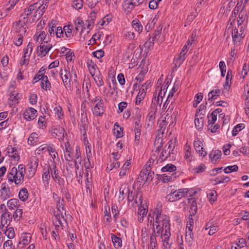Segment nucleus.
<instances>
[{
  "mask_svg": "<svg viewBox=\"0 0 249 249\" xmlns=\"http://www.w3.org/2000/svg\"><path fill=\"white\" fill-rule=\"evenodd\" d=\"M53 111L55 115L59 119H61L63 116V113L62 112V109L60 106H57L54 108Z\"/></svg>",
  "mask_w": 249,
  "mask_h": 249,
  "instance_id": "nucleus-64",
  "label": "nucleus"
},
{
  "mask_svg": "<svg viewBox=\"0 0 249 249\" xmlns=\"http://www.w3.org/2000/svg\"><path fill=\"white\" fill-rule=\"evenodd\" d=\"M115 126H117V128H114V135L117 138H121L123 136V132L122 128L120 127V126L117 124V123H116L114 125Z\"/></svg>",
  "mask_w": 249,
  "mask_h": 249,
  "instance_id": "nucleus-52",
  "label": "nucleus"
},
{
  "mask_svg": "<svg viewBox=\"0 0 249 249\" xmlns=\"http://www.w3.org/2000/svg\"><path fill=\"white\" fill-rule=\"evenodd\" d=\"M112 16L107 14L99 21L98 24L101 26H107L112 20Z\"/></svg>",
  "mask_w": 249,
  "mask_h": 249,
  "instance_id": "nucleus-45",
  "label": "nucleus"
},
{
  "mask_svg": "<svg viewBox=\"0 0 249 249\" xmlns=\"http://www.w3.org/2000/svg\"><path fill=\"white\" fill-rule=\"evenodd\" d=\"M245 35H242V33H239L237 28H234L232 32V37L234 44L238 45L240 41L245 36Z\"/></svg>",
  "mask_w": 249,
  "mask_h": 249,
  "instance_id": "nucleus-25",
  "label": "nucleus"
},
{
  "mask_svg": "<svg viewBox=\"0 0 249 249\" xmlns=\"http://www.w3.org/2000/svg\"><path fill=\"white\" fill-rule=\"evenodd\" d=\"M130 189L128 187H126L125 185H123L121 186L119 192L120 195L119 196V201H122L125 198V195L126 194H128L129 192H130Z\"/></svg>",
  "mask_w": 249,
  "mask_h": 249,
  "instance_id": "nucleus-32",
  "label": "nucleus"
},
{
  "mask_svg": "<svg viewBox=\"0 0 249 249\" xmlns=\"http://www.w3.org/2000/svg\"><path fill=\"white\" fill-rule=\"evenodd\" d=\"M155 213L156 216L154 222L156 224H160V220L162 222L163 218H165L164 216H167L165 215H161V213L159 210H157Z\"/></svg>",
  "mask_w": 249,
  "mask_h": 249,
  "instance_id": "nucleus-61",
  "label": "nucleus"
},
{
  "mask_svg": "<svg viewBox=\"0 0 249 249\" xmlns=\"http://www.w3.org/2000/svg\"><path fill=\"white\" fill-rule=\"evenodd\" d=\"M12 220L10 213L5 208L4 212L1 215L0 228L9 227Z\"/></svg>",
  "mask_w": 249,
  "mask_h": 249,
  "instance_id": "nucleus-17",
  "label": "nucleus"
},
{
  "mask_svg": "<svg viewBox=\"0 0 249 249\" xmlns=\"http://www.w3.org/2000/svg\"><path fill=\"white\" fill-rule=\"evenodd\" d=\"M248 0H238L236 6L235 7L233 13L234 15V17L242 9L243 10H245V6L247 3Z\"/></svg>",
  "mask_w": 249,
  "mask_h": 249,
  "instance_id": "nucleus-27",
  "label": "nucleus"
},
{
  "mask_svg": "<svg viewBox=\"0 0 249 249\" xmlns=\"http://www.w3.org/2000/svg\"><path fill=\"white\" fill-rule=\"evenodd\" d=\"M26 169L24 165L19 164L18 166L11 168L7 173L8 181L9 183H14L17 186L21 185L24 181V174Z\"/></svg>",
  "mask_w": 249,
  "mask_h": 249,
  "instance_id": "nucleus-1",
  "label": "nucleus"
},
{
  "mask_svg": "<svg viewBox=\"0 0 249 249\" xmlns=\"http://www.w3.org/2000/svg\"><path fill=\"white\" fill-rule=\"evenodd\" d=\"M128 202H133V203L138 205L142 203V194L138 190H135L133 192L130 190L127 195Z\"/></svg>",
  "mask_w": 249,
  "mask_h": 249,
  "instance_id": "nucleus-10",
  "label": "nucleus"
},
{
  "mask_svg": "<svg viewBox=\"0 0 249 249\" xmlns=\"http://www.w3.org/2000/svg\"><path fill=\"white\" fill-rule=\"evenodd\" d=\"M33 48V44L29 42L26 47L23 49V55L20 61V66H27L29 62L30 57Z\"/></svg>",
  "mask_w": 249,
  "mask_h": 249,
  "instance_id": "nucleus-11",
  "label": "nucleus"
},
{
  "mask_svg": "<svg viewBox=\"0 0 249 249\" xmlns=\"http://www.w3.org/2000/svg\"><path fill=\"white\" fill-rule=\"evenodd\" d=\"M245 127L244 124H237L233 129L232 131V135L233 136H235L237 135L238 132L242 130Z\"/></svg>",
  "mask_w": 249,
  "mask_h": 249,
  "instance_id": "nucleus-58",
  "label": "nucleus"
},
{
  "mask_svg": "<svg viewBox=\"0 0 249 249\" xmlns=\"http://www.w3.org/2000/svg\"><path fill=\"white\" fill-rule=\"evenodd\" d=\"M13 196V194L10 191V188L5 184L2 183L0 189V199L5 201Z\"/></svg>",
  "mask_w": 249,
  "mask_h": 249,
  "instance_id": "nucleus-16",
  "label": "nucleus"
},
{
  "mask_svg": "<svg viewBox=\"0 0 249 249\" xmlns=\"http://www.w3.org/2000/svg\"><path fill=\"white\" fill-rule=\"evenodd\" d=\"M6 152L7 155L12 158L15 162H18L19 160L20 157L17 148L9 145L6 148Z\"/></svg>",
  "mask_w": 249,
  "mask_h": 249,
  "instance_id": "nucleus-19",
  "label": "nucleus"
},
{
  "mask_svg": "<svg viewBox=\"0 0 249 249\" xmlns=\"http://www.w3.org/2000/svg\"><path fill=\"white\" fill-rule=\"evenodd\" d=\"M41 87L44 90H50L51 89V84L48 80V77H44L42 81H41Z\"/></svg>",
  "mask_w": 249,
  "mask_h": 249,
  "instance_id": "nucleus-40",
  "label": "nucleus"
},
{
  "mask_svg": "<svg viewBox=\"0 0 249 249\" xmlns=\"http://www.w3.org/2000/svg\"><path fill=\"white\" fill-rule=\"evenodd\" d=\"M39 160L36 157L30 158L27 165L28 170L27 177L29 178H32L36 174L38 166Z\"/></svg>",
  "mask_w": 249,
  "mask_h": 249,
  "instance_id": "nucleus-9",
  "label": "nucleus"
},
{
  "mask_svg": "<svg viewBox=\"0 0 249 249\" xmlns=\"http://www.w3.org/2000/svg\"><path fill=\"white\" fill-rule=\"evenodd\" d=\"M216 120V115L212 112L210 115L208 116V123L209 126L211 125V127H213V125L214 124Z\"/></svg>",
  "mask_w": 249,
  "mask_h": 249,
  "instance_id": "nucleus-54",
  "label": "nucleus"
},
{
  "mask_svg": "<svg viewBox=\"0 0 249 249\" xmlns=\"http://www.w3.org/2000/svg\"><path fill=\"white\" fill-rule=\"evenodd\" d=\"M93 113L96 116H101L104 114V103L100 104H96L92 109Z\"/></svg>",
  "mask_w": 249,
  "mask_h": 249,
  "instance_id": "nucleus-30",
  "label": "nucleus"
},
{
  "mask_svg": "<svg viewBox=\"0 0 249 249\" xmlns=\"http://www.w3.org/2000/svg\"><path fill=\"white\" fill-rule=\"evenodd\" d=\"M104 216L105 217V222L109 224L111 221V217L110 214V208L109 206L105 207L104 211Z\"/></svg>",
  "mask_w": 249,
  "mask_h": 249,
  "instance_id": "nucleus-56",
  "label": "nucleus"
},
{
  "mask_svg": "<svg viewBox=\"0 0 249 249\" xmlns=\"http://www.w3.org/2000/svg\"><path fill=\"white\" fill-rule=\"evenodd\" d=\"M23 210L21 206L18 208L15 209L13 213V217L15 220L18 221L22 217Z\"/></svg>",
  "mask_w": 249,
  "mask_h": 249,
  "instance_id": "nucleus-47",
  "label": "nucleus"
},
{
  "mask_svg": "<svg viewBox=\"0 0 249 249\" xmlns=\"http://www.w3.org/2000/svg\"><path fill=\"white\" fill-rule=\"evenodd\" d=\"M22 17H23L22 18H20L18 21L15 22L13 24L14 31L19 35H25L27 28V17H25L23 15Z\"/></svg>",
  "mask_w": 249,
  "mask_h": 249,
  "instance_id": "nucleus-8",
  "label": "nucleus"
},
{
  "mask_svg": "<svg viewBox=\"0 0 249 249\" xmlns=\"http://www.w3.org/2000/svg\"><path fill=\"white\" fill-rule=\"evenodd\" d=\"M95 82L98 87H101L104 85V81L102 79V75L100 72L96 73L95 75L92 76Z\"/></svg>",
  "mask_w": 249,
  "mask_h": 249,
  "instance_id": "nucleus-48",
  "label": "nucleus"
},
{
  "mask_svg": "<svg viewBox=\"0 0 249 249\" xmlns=\"http://www.w3.org/2000/svg\"><path fill=\"white\" fill-rule=\"evenodd\" d=\"M169 82L168 81L166 82V85L164 86L163 89L162 87H160V86H157L156 89V90L154 93L153 96H157V92L158 91V97H160L161 99H162L163 96L165 95L166 91H165V89H166V86L168 85Z\"/></svg>",
  "mask_w": 249,
  "mask_h": 249,
  "instance_id": "nucleus-37",
  "label": "nucleus"
},
{
  "mask_svg": "<svg viewBox=\"0 0 249 249\" xmlns=\"http://www.w3.org/2000/svg\"><path fill=\"white\" fill-rule=\"evenodd\" d=\"M189 189L187 188H182L172 192L166 196V199L171 202L178 201L183 197L186 196L188 195Z\"/></svg>",
  "mask_w": 249,
  "mask_h": 249,
  "instance_id": "nucleus-5",
  "label": "nucleus"
},
{
  "mask_svg": "<svg viewBox=\"0 0 249 249\" xmlns=\"http://www.w3.org/2000/svg\"><path fill=\"white\" fill-rule=\"evenodd\" d=\"M230 178L227 176H220L216 178L215 180V184L223 183L224 182H227L229 181Z\"/></svg>",
  "mask_w": 249,
  "mask_h": 249,
  "instance_id": "nucleus-57",
  "label": "nucleus"
},
{
  "mask_svg": "<svg viewBox=\"0 0 249 249\" xmlns=\"http://www.w3.org/2000/svg\"><path fill=\"white\" fill-rule=\"evenodd\" d=\"M193 230L186 229L185 241L189 246L192 245L194 241Z\"/></svg>",
  "mask_w": 249,
  "mask_h": 249,
  "instance_id": "nucleus-35",
  "label": "nucleus"
},
{
  "mask_svg": "<svg viewBox=\"0 0 249 249\" xmlns=\"http://www.w3.org/2000/svg\"><path fill=\"white\" fill-rule=\"evenodd\" d=\"M53 45L49 42H42L37 47V54L41 57L45 56L52 48Z\"/></svg>",
  "mask_w": 249,
  "mask_h": 249,
  "instance_id": "nucleus-14",
  "label": "nucleus"
},
{
  "mask_svg": "<svg viewBox=\"0 0 249 249\" xmlns=\"http://www.w3.org/2000/svg\"><path fill=\"white\" fill-rule=\"evenodd\" d=\"M61 77L64 85L66 86L68 85L70 83V81L72 82L73 81L76 83L77 82V74L76 70L73 67H72L71 76L70 77V74L67 71H65V73L64 74L63 73L61 74Z\"/></svg>",
  "mask_w": 249,
  "mask_h": 249,
  "instance_id": "nucleus-12",
  "label": "nucleus"
},
{
  "mask_svg": "<svg viewBox=\"0 0 249 249\" xmlns=\"http://www.w3.org/2000/svg\"><path fill=\"white\" fill-rule=\"evenodd\" d=\"M231 73L232 71L231 70H229L227 72V74L226 76V79L225 83L224 85V88L227 89V87H229V88L231 86Z\"/></svg>",
  "mask_w": 249,
  "mask_h": 249,
  "instance_id": "nucleus-55",
  "label": "nucleus"
},
{
  "mask_svg": "<svg viewBox=\"0 0 249 249\" xmlns=\"http://www.w3.org/2000/svg\"><path fill=\"white\" fill-rule=\"evenodd\" d=\"M88 69H89V71L92 76L95 75L96 73H97V72H98V73L100 72L99 71V69L97 68V66L93 64H92L91 65L89 64L88 65Z\"/></svg>",
  "mask_w": 249,
  "mask_h": 249,
  "instance_id": "nucleus-53",
  "label": "nucleus"
},
{
  "mask_svg": "<svg viewBox=\"0 0 249 249\" xmlns=\"http://www.w3.org/2000/svg\"><path fill=\"white\" fill-rule=\"evenodd\" d=\"M124 36L125 39L128 40H135L137 38L136 35L134 32L129 30L124 31Z\"/></svg>",
  "mask_w": 249,
  "mask_h": 249,
  "instance_id": "nucleus-42",
  "label": "nucleus"
},
{
  "mask_svg": "<svg viewBox=\"0 0 249 249\" xmlns=\"http://www.w3.org/2000/svg\"><path fill=\"white\" fill-rule=\"evenodd\" d=\"M50 169L49 167H48L46 170H44V173L42 175V179L43 182H46L47 183H48L49 180L50 178Z\"/></svg>",
  "mask_w": 249,
  "mask_h": 249,
  "instance_id": "nucleus-60",
  "label": "nucleus"
},
{
  "mask_svg": "<svg viewBox=\"0 0 249 249\" xmlns=\"http://www.w3.org/2000/svg\"><path fill=\"white\" fill-rule=\"evenodd\" d=\"M221 90L220 89H213L211 90L208 93V101L212 102L213 100H214L217 98V97L221 94Z\"/></svg>",
  "mask_w": 249,
  "mask_h": 249,
  "instance_id": "nucleus-34",
  "label": "nucleus"
},
{
  "mask_svg": "<svg viewBox=\"0 0 249 249\" xmlns=\"http://www.w3.org/2000/svg\"><path fill=\"white\" fill-rule=\"evenodd\" d=\"M221 156V152L220 150H213L209 155V157L211 159L213 163L216 162L217 160H219Z\"/></svg>",
  "mask_w": 249,
  "mask_h": 249,
  "instance_id": "nucleus-33",
  "label": "nucleus"
},
{
  "mask_svg": "<svg viewBox=\"0 0 249 249\" xmlns=\"http://www.w3.org/2000/svg\"><path fill=\"white\" fill-rule=\"evenodd\" d=\"M47 7V3L44 4L42 1L39 0L36 3L30 5L28 8L25 9L24 13L22 14L20 18L23 17H27L28 20V16H29L33 11H35V13H38L39 17L42 16Z\"/></svg>",
  "mask_w": 249,
  "mask_h": 249,
  "instance_id": "nucleus-3",
  "label": "nucleus"
},
{
  "mask_svg": "<svg viewBox=\"0 0 249 249\" xmlns=\"http://www.w3.org/2000/svg\"><path fill=\"white\" fill-rule=\"evenodd\" d=\"M175 148V144L172 142V141H169L165 145L164 149L162 151L160 156V159L161 161L165 160L168 158H174V149Z\"/></svg>",
  "mask_w": 249,
  "mask_h": 249,
  "instance_id": "nucleus-7",
  "label": "nucleus"
},
{
  "mask_svg": "<svg viewBox=\"0 0 249 249\" xmlns=\"http://www.w3.org/2000/svg\"><path fill=\"white\" fill-rule=\"evenodd\" d=\"M187 55L182 53H180L178 56L174 60V63L176 67H180L186 59Z\"/></svg>",
  "mask_w": 249,
  "mask_h": 249,
  "instance_id": "nucleus-38",
  "label": "nucleus"
},
{
  "mask_svg": "<svg viewBox=\"0 0 249 249\" xmlns=\"http://www.w3.org/2000/svg\"><path fill=\"white\" fill-rule=\"evenodd\" d=\"M37 115V111L32 107H28L24 110L23 118L27 121H31L35 119Z\"/></svg>",
  "mask_w": 249,
  "mask_h": 249,
  "instance_id": "nucleus-18",
  "label": "nucleus"
},
{
  "mask_svg": "<svg viewBox=\"0 0 249 249\" xmlns=\"http://www.w3.org/2000/svg\"><path fill=\"white\" fill-rule=\"evenodd\" d=\"M131 25L135 31L137 32L139 34L142 32L143 30V26L138 19H134L131 22Z\"/></svg>",
  "mask_w": 249,
  "mask_h": 249,
  "instance_id": "nucleus-31",
  "label": "nucleus"
},
{
  "mask_svg": "<svg viewBox=\"0 0 249 249\" xmlns=\"http://www.w3.org/2000/svg\"><path fill=\"white\" fill-rule=\"evenodd\" d=\"M32 236L29 233H23L21 234L20 239L18 242V247L23 248L25 245L29 244L31 240Z\"/></svg>",
  "mask_w": 249,
  "mask_h": 249,
  "instance_id": "nucleus-23",
  "label": "nucleus"
},
{
  "mask_svg": "<svg viewBox=\"0 0 249 249\" xmlns=\"http://www.w3.org/2000/svg\"><path fill=\"white\" fill-rule=\"evenodd\" d=\"M88 104L87 102L84 101L82 103L81 105V127L82 128H80V132L82 134L81 140L85 145L87 150V148L89 149L91 146L89 142L86 133V130L88 127V121L87 115V106Z\"/></svg>",
  "mask_w": 249,
  "mask_h": 249,
  "instance_id": "nucleus-2",
  "label": "nucleus"
},
{
  "mask_svg": "<svg viewBox=\"0 0 249 249\" xmlns=\"http://www.w3.org/2000/svg\"><path fill=\"white\" fill-rule=\"evenodd\" d=\"M28 192L26 188H23L20 190L18 193V197L22 201H25L28 198Z\"/></svg>",
  "mask_w": 249,
  "mask_h": 249,
  "instance_id": "nucleus-43",
  "label": "nucleus"
},
{
  "mask_svg": "<svg viewBox=\"0 0 249 249\" xmlns=\"http://www.w3.org/2000/svg\"><path fill=\"white\" fill-rule=\"evenodd\" d=\"M160 236V237H162V233H160L159 231H156V230H153L152 232L150 233V246L151 249H156L157 247V237Z\"/></svg>",
  "mask_w": 249,
  "mask_h": 249,
  "instance_id": "nucleus-20",
  "label": "nucleus"
},
{
  "mask_svg": "<svg viewBox=\"0 0 249 249\" xmlns=\"http://www.w3.org/2000/svg\"><path fill=\"white\" fill-rule=\"evenodd\" d=\"M156 113L154 112L149 111L147 116V120L149 122L148 125H150V124L154 123L156 118Z\"/></svg>",
  "mask_w": 249,
  "mask_h": 249,
  "instance_id": "nucleus-63",
  "label": "nucleus"
},
{
  "mask_svg": "<svg viewBox=\"0 0 249 249\" xmlns=\"http://www.w3.org/2000/svg\"><path fill=\"white\" fill-rule=\"evenodd\" d=\"M165 218L162 219V231H164L162 234V241L163 242V245H170L169 243V238L171 236L170 227L169 223V219L168 216H164Z\"/></svg>",
  "mask_w": 249,
  "mask_h": 249,
  "instance_id": "nucleus-6",
  "label": "nucleus"
},
{
  "mask_svg": "<svg viewBox=\"0 0 249 249\" xmlns=\"http://www.w3.org/2000/svg\"><path fill=\"white\" fill-rule=\"evenodd\" d=\"M204 121V119H201V118L199 119V118H196V117L195 118V125H196V128L198 130H201L202 129V128L203 127Z\"/></svg>",
  "mask_w": 249,
  "mask_h": 249,
  "instance_id": "nucleus-59",
  "label": "nucleus"
},
{
  "mask_svg": "<svg viewBox=\"0 0 249 249\" xmlns=\"http://www.w3.org/2000/svg\"><path fill=\"white\" fill-rule=\"evenodd\" d=\"M19 94L15 91H11L9 98V104L10 105H13L18 102V100L19 99Z\"/></svg>",
  "mask_w": 249,
  "mask_h": 249,
  "instance_id": "nucleus-44",
  "label": "nucleus"
},
{
  "mask_svg": "<svg viewBox=\"0 0 249 249\" xmlns=\"http://www.w3.org/2000/svg\"><path fill=\"white\" fill-rule=\"evenodd\" d=\"M50 146V145H48L46 144H42L36 149L35 150V153L37 155H40L41 153L46 152V151L48 152L49 148Z\"/></svg>",
  "mask_w": 249,
  "mask_h": 249,
  "instance_id": "nucleus-50",
  "label": "nucleus"
},
{
  "mask_svg": "<svg viewBox=\"0 0 249 249\" xmlns=\"http://www.w3.org/2000/svg\"><path fill=\"white\" fill-rule=\"evenodd\" d=\"M34 39L37 42H49V37L47 36L46 33L43 31L37 32L34 36Z\"/></svg>",
  "mask_w": 249,
  "mask_h": 249,
  "instance_id": "nucleus-24",
  "label": "nucleus"
},
{
  "mask_svg": "<svg viewBox=\"0 0 249 249\" xmlns=\"http://www.w3.org/2000/svg\"><path fill=\"white\" fill-rule=\"evenodd\" d=\"M20 206L19 201L17 198H11L7 202V207L11 211L18 208Z\"/></svg>",
  "mask_w": 249,
  "mask_h": 249,
  "instance_id": "nucleus-26",
  "label": "nucleus"
},
{
  "mask_svg": "<svg viewBox=\"0 0 249 249\" xmlns=\"http://www.w3.org/2000/svg\"><path fill=\"white\" fill-rule=\"evenodd\" d=\"M131 0H125L122 4V8L124 13L128 15L130 14L133 9L136 6Z\"/></svg>",
  "mask_w": 249,
  "mask_h": 249,
  "instance_id": "nucleus-22",
  "label": "nucleus"
},
{
  "mask_svg": "<svg viewBox=\"0 0 249 249\" xmlns=\"http://www.w3.org/2000/svg\"><path fill=\"white\" fill-rule=\"evenodd\" d=\"M39 142V135L36 132L32 133L28 139V144L30 145H35Z\"/></svg>",
  "mask_w": 249,
  "mask_h": 249,
  "instance_id": "nucleus-29",
  "label": "nucleus"
},
{
  "mask_svg": "<svg viewBox=\"0 0 249 249\" xmlns=\"http://www.w3.org/2000/svg\"><path fill=\"white\" fill-rule=\"evenodd\" d=\"M72 26L71 25H68L64 27L63 30L67 37L71 36L72 35Z\"/></svg>",
  "mask_w": 249,
  "mask_h": 249,
  "instance_id": "nucleus-62",
  "label": "nucleus"
},
{
  "mask_svg": "<svg viewBox=\"0 0 249 249\" xmlns=\"http://www.w3.org/2000/svg\"><path fill=\"white\" fill-rule=\"evenodd\" d=\"M184 159L188 162H190L192 160L191 157V147L187 143L184 146Z\"/></svg>",
  "mask_w": 249,
  "mask_h": 249,
  "instance_id": "nucleus-41",
  "label": "nucleus"
},
{
  "mask_svg": "<svg viewBox=\"0 0 249 249\" xmlns=\"http://www.w3.org/2000/svg\"><path fill=\"white\" fill-rule=\"evenodd\" d=\"M194 146L196 152L200 156L204 157L207 155V151L203 147L202 142L198 140H196L194 142Z\"/></svg>",
  "mask_w": 249,
  "mask_h": 249,
  "instance_id": "nucleus-21",
  "label": "nucleus"
},
{
  "mask_svg": "<svg viewBox=\"0 0 249 249\" xmlns=\"http://www.w3.org/2000/svg\"><path fill=\"white\" fill-rule=\"evenodd\" d=\"M63 200L59 199L57 203V210L54 211V218L53 219V222L56 227H59L62 225L63 221H64L63 214H66V211L64 209Z\"/></svg>",
  "mask_w": 249,
  "mask_h": 249,
  "instance_id": "nucleus-4",
  "label": "nucleus"
},
{
  "mask_svg": "<svg viewBox=\"0 0 249 249\" xmlns=\"http://www.w3.org/2000/svg\"><path fill=\"white\" fill-rule=\"evenodd\" d=\"M174 179L175 177L173 176V174L170 175V173H168V174H163L161 175V177L160 178V179L165 183L172 181Z\"/></svg>",
  "mask_w": 249,
  "mask_h": 249,
  "instance_id": "nucleus-49",
  "label": "nucleus"
},
{
  "mask_svg": "<svg viewBox=\"0 0 249 249\" xmlns=\"http://www.w3.org/2000/svg\"><path fill=\"white\" fill-rule=\"evenodd\" d=\"M52 136L55 138H57L59 141H65L66 133L64 129L60 126H56L51 130Z\"/></svg>",
  "mask_w": 249,
  "mask_h": 249,
  "instance_id": "nucleus-13",
  "label": "nucleus"
},
{
  "mask_svg": "<svg viewBox=\"0 0 249 249\" xmlns=\"http://www.w3.org/2000/svg\"><path fill=\"white\" fill-rule=\"evenodd\" d=\"M130 164H131L130 160H128L124 162V163L123 165L121 170L119 173L120 177H123L126 174L127 172L129 170V166Z\"/></svg>",
  "mask_w": 249,
  "mask_h": 249,
  "instance_id": "nucleus-39",
  "label": "nucleus"
},
{
  "mask_svg": "<svg viewBox=\"0 0 249 249\" xmlns=\"http://www.w3.org/2000/svg\"><path fill=\"white\" fill-rule=\"evenodd\" d=\"M0 230L9 239H13L15 236V231L13 227H2L0 228Z\"/></svg>",
  "mask_w": 249,
  "mask_h": 249,
  "instance_id": "nucleus-28",
  "label": "nucleus"
},
{
  "mask_svg": "<svg viewBox=\"0 0 249 249\" xmlns=\"http://www.w3.org/2000/svg\"><path fill=\"white\" fill-rule=\"evenodd\" d=\"M247 18V14L246 10L242 9L238 14L237 18L238 25L240 26L242 24L244 21Z\"/></svg>",
  "mask_w": 249,
  "mask_h": 249,
  "instance_id": "nucleus-36",
  "label": "nucleus"
},
{
  "mask_svg": "<svg viewBox=\"0 0 249 249\" xmlns=\"http://www.w3.org/2000/svg\"><path fill=\"white\" fill-rule=\"evenodd\" d=\"M111 239L115 248H119L122 247V239L121 238L111 234Z\"/></svg>",
  "mask_w": 249,
  "mask_h": 249,
  "instance_id": "nucleus-46",
  "label": "nucleus"
},
{
  "mask_svg": "<svg viewBox=\"0 0 249 249\" xmlns=\"http://www.w3.org/2000/svg\"><path fill=\"white\" fill-rule=\"evenodd\" d=\"M176 166L172 164H167L165 166L161 168V171L163 172H173L176 170Z\"/></svg>",
  "mask_w": 249,
  "mask_h": 249,
  "instance_id": "nucleus-51",
  "label": "nucleus"
},
{
  "mask_svg": "<svg viewBox=\"0 0 249 249\" xmlns=\"http://www.w3.org/2000/svg\"><path fill=\"white\" fill-rule=\"evenodd\" d=\"M49 168L53 179L59 185L63 184L64 183V180L60 177L59 171L57 168L56 165L52 164V165L49 166Z\"/></svg>",
  "mask_w": 249,
  "mask_h": 249,
  "instance_id": "nucleus-15",
  "label": "nucleus"
}]
</instances>
